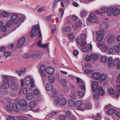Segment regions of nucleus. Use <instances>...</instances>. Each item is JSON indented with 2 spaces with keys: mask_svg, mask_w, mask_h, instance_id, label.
Listing matches in <instances>:
<instances>
[{
  "mask_svg": "<svg viewBox=\"0 0 120 120\" xmlns=\"http://www.w3.org/2000/svg\"><path fill=\"white\" fill-rule=\"evenodd\" d=\"M19 17L18 19L15 22V23L17 25H20L26 19L25 16L23 15L18 14V15L14 14L12 15L11 17V19L12 20L14 21L17 18Z\"/></svg>",
  "mask_w": 120,
  "mask_h": 120,
  "instance_id": "obj_1",
  "label": "nucleus"
},
{
  "mask_svg": "<svg viewBox=\"0 0 120 120\" xmlns=\"http://www.w3.org/2000/svg\"><path fill=\"white\" fill-rule=\"evenodd\" d=\"M18 104L21 111H24L28 109L27 104L25 100L22 99L19 100L18 101Z\"/></svg>",
  "mask_w": 120,
  "mask_h": 120,
  "instance_id": "obj_2",
  "label": "nucleus"
},
{
  "mask_svg": "<svg viewBox=\"0 0 120 120\" xmlns=\"http://www.w3.org/2000/svg\"><path fill=\"white\" fill-rule=\"evenodd\" d=\"M54 103L57 104L58 103L60 105L63 106L65 105L67 102L66 100L64 98H63L60 99V98L58 97H56L54 99Z\"/></svg>",
  "mask_w": 120,
  "mask_h": 120,
  "instance_id": "obj_3",
  "label": "nucleus"
},
{
  "mask_svg": "<svg viewBox=\"0 0 120 120\" xmlns=\"http://www.w3.org/2000/svg\"><path fill=\"white\" fill-rule=\"evenodd\" d=\"M39 26L38 25H36L32 27L30 32V36L34 37L36 35L39 31Z\"/></svg>",
  "mask_w": 120,
  "mask_h": 120,
  "instance_id": "obj_4",
  "label": "nucleus"
},
{
  "mask_svg": "<svg viewBox=\"0 0 120 120\" xmlns=\"http://www.w3.org/2000/svg\"><path fill=\"white\" fill-rule=\"evenodd\" d=\"M105 38L107 39L108 43L111 44L114 42L115 37L114 35L109 34L107 35Z\"/></svg>",
  "mask_w": 120,
  "mask_h": 120,
  "instance_id": "obj_5",
  "label": "nucleus"
},
{
  "mask_svg": "<svg viewBox=\"0 0 120 120\" xmlns=\"http://www.w3.org/2000/svg\"><path fill=\"white\" fill-rule=\"evenodd\" d=\"M82 24V22L81 21H77L75 22L74 24L72 25V28L74 30H77L81 27Z\"/></svg>",
  "mask_w": 120,
  "mask_h": 120,
  "instance_id": "obj_6",
  "label": "nucleus"
},
{
  "mask_svg": "<svg viewBox=\"0 0 120 120\" xmlns=\"http://www.w3.org/2000/svg\"><path fill=\"white\" fill-rule=\"evenodd\" d=\"M76 43L77 44L82 47L84 46L86 43L85 41L82 40L80 38H77L76 40Z\"/></svg>",
  "mask_w": 120,
  "mask_h": 120,
  "instance_id": "obj_7",
  "label": "nucleus"
},
{
  "mask_svg": "<svg viewBox=\"0 0 120 120\" xmlns=\"http://www.w3.org/2000/svg\"><path fill=\"white\" fill-rule=\"evenodd\" d=\"M88 19V21L90 22L93 23L97 21L96 15L94 14H91Z\"/></svg>",
  "mask_w": 120,
  "mask_h": 120,
  "instance_id": "obj_8",
  "label": "nucleus"
},
{
  "mask_svg": "<svg viewBox=\"0 0 120 120\" xmlns=\"http://www.w3.org/2000/svg\"><path fill=\"white\" fill-rule=\"evenodd\" d=\"M109 26L107 23L105 22L102 23L100 26V30L102 31V33H105V31L107 29Z\"/></svg>",
  "mask_w": 120,
  "mask_h": 120,
  "instance_id": "obj_9",
  "label": "nucleus"
},
{
  "mask_svg": "<svg viewBox=\"0 0 120 120\" xmlns=\"http://www.w3.org/2000/svg\"><path fill=\"white\" fill-rule=\"evenodd\" d=\"M61 8H60L59 10V11L60 12V13L58 14V16L60 18H61L63 15L64 13V9H63V8L64 7V4L65 3H64L62 1L61 2Z\"/></svg>",
  "mask_w": 120,
  "mask_h": 120,
  "instance_id": "obj_10",
  "label": "nucleus"
},
{
  "mask_svg": "<svg viewBox=\"0 0 120 120\" xmlns=\"http://www.w3.org/2000/svg\"><path fill=\"white\" fill-rule=\"evenodd\" d=\"M25 38L24 37L21 38L18 41L17 47L19 48L21 47L24 44L25 41Z\"/></svg>",
  "mask_w": 120,
  "mask_h": 120,
  "instance_id": "obj_11",
  "label": "nucleus"
},
{
  "mask_svg": "<svg viewBox=\"0 0 120 120\" xmlns=\"http://www.w3.org/2000/svg\"><path fill=\"white\" fill-rule=\"evenodd\" d=\"M98 87V83L96 81H93L92 83V89L94 92H96L97 90Z\"/></svg>",
  "mask_w": 120,
  "mask_h": 120,
  "instance_id": "obj_12",
  "label": "nucleus"
},
{
  "mask_svg": "<svg viewBox=\"0 0 120 120\" xmlns=\"http://www.w3.org/2000/svg\"><path fill=\"white\" fill-rule=\"evenodd\" d=\"M120 12V10L117 7L113 8L112 15L114 16L119 14Z\"/></svg>",
  "mask_w": 120,
  "mask_h": 120,
  "instance_id": "obj_13",
  "label": "nucleus"
},
{
  "mask_svg": "<svg viewBox=\"0 0 120 120\" xmlns=\"http://www.w3.org/2000/svg\"><path fill=\"white\" fill-rule=\"evenodd\" d=\"M83 104L82 102L81 101H77L75 103V107H77L78 109L82 110V108L81 107V106Z\"/></svg>",
  "mask_w": 120,
  "mask_h": 120,
  "instance_id": "obj_14",
  "label": "nucleus"
},
{
  "mask_svg": "<svg viewBox=\"0 0 120 120\" xmlns=\"http://www.w3.org/2000/svg\"><path fill=\"white\" fill-rule=\"evenodd\" d=\"M47 73L49 74H52L53 73L54 69L50 67H48L46 69Z\"/></svg>",
  "mask_w": 120,
  "mask_h": 120,
  "instance_id": "obj_15",
  "label": "nucleus"
},
{
  "mask_svg": "<svg viewBox=\"0 0 120 120\" xmlns=\"http://www.w3.org/2000/svg\"><path fill=\"white\" fill-rule=\"evenodd\" d=\"M19 86L15 83H13L11 85V89L14 91H15L18 89Z\"/></svg>",
  "mask_w": 120,
  "mask_h": 120,
  "instance_id": "obj_16",
  "label": "nucleus"
},
{
  "mask_svg": "<svg viewBox=\"0 0 120 120\" xmlns=\"http://www.w3.org/2000/svg\"><path fill=\"white\" fill-rule=\"evenodd\" d=\"M107 78V75L105 74H102L101 76L100 81L101 82L106 81Z\"/></svg>",
  "mask_w": 120,
  "mask_h": 120,
  "instance_id": "obj_17",
  "label": "nucleus"
},
{
  "mask_svg": "<svg viewBox=\"0 0 120 120\" xmlns=\"http://www.w3.org/2000/svg\"><path fill=\"white\" fill-rule=\"evenodd\" d=\"M92 77L95 79H98L100 78V74L98 72L95 73L93 74Z\"/></svg>",
  "mask_w": 120,
  "mask_h": 120,
  "instance_id": "obj_18",
  "label": "nucleus"
},
{
  "mask_svg": "<svg viewBox=\"0 0 120 120\" xmlns=\"http://www.w3.org/2000/svg\"><path fill=\"white\" fill-rule=\"evenodd\" d=\"M98 94L101 96H103L105 94V92L101 86H100L98 89Z\"/></svg>",
  "mask_w": 120,
  "mask_h": 120,
  "instance_id": "obj_19",
  "label": "nucleus"
},
{
  "mask_svg": "<svg viewBox=\"0 0 120 120\" xmlns=\"http://www.w3.org/2000/svg\"><path fill=\"white\" fill-rule=\"evenodd\" d=\"M9 87V85L7 82H4L2 84L1 86V89H8Z\"/></svg>",
  "mask_w": 120,
  "mask_h": 120,
  "instance_id": "obj_20",
  "label": "nucleus"
},
{
  "mask_svg": "<svg viewBox=\"0 0 120 120\" xmlns=\"http://www.w3.org/2000/svg\"><path fill=\"white\" fill-rule=\"evenodd\" d=\"M31 80V79L29 76H26L25 78V83L26 85H29L30 83Z\"/></svg>",
  "mask_w": 120,
  "mask_h": 120,
  "instance_id": "obj_21",
  "label": "nucleus"
},
{
  "mask_svg": "<svg viewBox=\"0 0 120 120\" xmlns=\"http://www.w3.org/2000/svg\"><path fill=\"white\" fill-rule=\"evenodd\" d=\"M26 72V69H25L24 70L21 71L16 70L15 71V73H17L19 76H21L22 73L23 74L25 73Z\"/></svg>",
  "mask_w": 120,
  "mask_h": 120,
  "instance_id": "obj_22",
  "label": "nucleus"
},
{
  "mask_svg": "<svg viewBox=\"0 0 120 120\" xmlns=\"http://www.w3.org/2000/svg\"><path fill=\"white\" fill-rule=\"evenodd\" d=\"M12 107L13 110L15 112H18L19 111V109L17 105L15 104H12Z\"/></svg>",
  "mask_w": 120,
  "mask_h": 120,
  "instance_id": "obj_23",
  "label": "nucleus"
},
{
  "mask_svg": "<svg viewBox=\"0 0 120 120\" xmlns=\"http://www.w3.org/2000/svg\"><path fill=\"white\" fill-rule=\"evenodd\" d=\"M46 88L48 91L52 90L53 88L52 85L50 83H47L46 85Z\"/></svg>",
  "mask_w": 120,
  "mask_h": 120,
  "instance_id": "obj_24",
  "label": "nucleus"
},
{
  "mask_svg": "<svg viewBox=\"0 0 120 120\" xmlns=\"http://www.w3.org/2000/svg\"><path fill=\"white\" fill-rule=\"evenodd\" d=\"M113 10V8H111L107 9V14L108 16H110L112 15Z\"/></svg>",
  "mask_w": 120,
  "mask_h": 120,
  "instance_id": "obj_25",
  "label": "nucleus"
},
{
  "mask_svg": "<svg viewBox=\"0 0 120 120\" xmlns=\"http://www.w3.org/2000/svg\"><path fill=\"white\" fill-rule=\"evenodd\" d=\"M113 64L114 66H118L120 64V61L118 59H116L114 60Z\"/></svg>",
  "mask_w": 120,
  "mask_h": 120,
  "instance_id": "obj_26",
  "label": "nucleus"
},
{
  "mask_svg": "<svg viewBox=\"0 0 120 120\" xmlns=\"http://www.w3.org/2000/svg\"><path fill=\"white\" fill-rule=\"evenodd\" d=\"M26 98L27 100H30L32 99L33 98V94L31 93H28L26 94Z\"/></svg>",
  "mask_w": 120,
  "mask_h": 120,
  "instance_id": "obj_27",
  "label": "nucleus"
},
{
  "mask_svg": "<svg viewBox=\"0 0 120 120\" xmlns=\"http://www.w3.org/2000/svg\"><path fill=\"white\" fill-rule=\"evenodd\" d=\"M29 106L31 108H34L36 105L35 102L33 101H31L29 103Z\"/></svg>",
  "mask_w": 120,
  "mask_h": 120,
  "instance_id": "obj_28",
  "label": "nucleus"
},
{
  "mask_svg": "<svg viewBox=\"0 0 120 120\" xmlns=\"http://www.w3.org/2000/svg\"><path fill=\"white\" fill-rule=\"evenodd\" d=\"M15 22H15H14V21L12 20H9L8 21L6 24V26L7 27H9L10 26L12 25Z\"/></svg>",
  "mask_w": 120,
  "mask_h": 120,
  "instance_id": "obj_29",
  "label": "nucleus"
},
{
  "mask_svg": "<svg viewBox=\"0 0 120 120\" xmlns=\"http://www.w3.org/2000/svg\"><path fill=\"white\" fill-rule=\"evenodd\" d=\"M11 14L6 12H3L2 13L3 16L5 18L8 17Z\"/></svg>",
  "mask_w": 120,
  "mask_h": 120,
  "instance_id": "obj_30",
  "label": "nucleus"
},
{
  "mask_svg": "<svg viewBox=\"0 0 120 120\" xmlns=\"http://www.w3.org/2000/svg\"><path fill=\"white\" fill-rule=\"evenodd\" d=\"M80 35L81 36V37L82 39L84 41H85L86 40V33H81L80 34Z\"/></svg>",
  "mask_w": 120,
  "mask_h": 120,
  "instance_id": "obj_31",
  "label": "nucleus"
},
{
  "mask_svg": "<svg viewBox=\"0 0 120 120\" xmlns=\"http://www.w3.org/2000/svg\"><path fill=\"white\" fill-rule=\"evenodd\" d=\"M3 80L4 82L8 83L9 81V79L7 76H3Z\"/></svg>",
  "mask_w": 120,
  "mask_h": 120,
  "instance_id": "obj_32",
  "label": "nucleus"
},
{
  "mask_svg": "<svg viewBox=\"0 0 120 120\" xmlns=\"http://www.w3.org/2000/svg\"><path fill=\"white\" fill-rule=\"evenodd\" d=\"M90 56L91 59L94 61L97 60L98 58V57L97 56L94 54H91Z\"/></svg>",
  "mask_w": 120,
  "mask_h": 120,
  "instance_id": "obj_33",
  "label": "nucleus"
},
{
  "mask_svg": "<svg viewBox=\"0 0 120 120\" xmlns=\"http://www.w3.org/2000/svg\"><path fill=\"white\" fill-rule=\"evenodd\" d=\"M32 58L34 59H35L37 58H40L41 56L38 54H34L32 55Z\"/></svg>",
  "mask_w": 120,
  "mask_h": 120,
  "instance_id": "obj_34",
  "label": "nucleus"
},
{
  "mask_svg": "<svg viewBox=\"0 0 120 120\" xmlns=\"http://www.w3.org/2000/svg\"><path fill=\"white\" fill-rule=\"evenodd\" d=\"M116 111L115 109L111 108L108 110L107 111V113L108 114H112L114 113Z\"/></svg>",
  "mask_w": 120,
  "mask_h": 120,
  "instance_id": "obj_35",
  "label": "nucleus"
},
{
  "mask_svg": "<svg viewBox=\"0 0 120 120\" xmlns=\"http://www.w3.org/2000/svg\"><path fill=\"white\" fill-rule=\"evenodd\" d=\"M113 59L111 57H110L108 59V65L109 66L111 67L112 64Z\"/></svg>",
  "mask_w": 120,
  "mask_h": 120,
  "instance_id": "obj_36",
  "label": "nucleus"
},
{
  "mask_svg": "<svg viewBox=\"0 0 120 120\" xmlns=\"http://www.w3.org/2000/svg\"><path fill=\"white\" fill-rule=\"evenodd\" d=\"M17 118L19 120H27V118L24 116L21 115L18 116Z\"/></svg>",
  "mask_w": 120,
  "mask_h": 120,
  "instance_id": "obj_37",
  "label": "nucleus"
},
{
  "mask_svg": "<svg viewBox=\"0 0 120 120\" xmlns=\"http://www.w3.org/2000/svg\"><path fill=\"white\" fill-rule=\"evenodd\" d=\"M9 104L8 105L7 107V110L9 112H11L12 110V108L11 107V102H9Z\"/></svg>",
  "mask_w": 120,
  "mask_h": 120,
  "instance_id": "obj_38",
  "label": "nucleus"
},
{
  "mask_svg": "<svg viewBox=\"0 0 120 120\" xmlns=\"http://www.w3.org/2000/svg\"><path fill=\"white\" fill-rule=\"evenodd\" d=\"M76 80L77 82L79 84H84V82L79 78L77 77L76 78Z\"/></svg>",
  "mask_w": 120,
  "mask_h": 120,
  "instance_id": "obj_39",
  "label": "nucleus"
},
{
  "mask_svg": "<svg viewBox=\"0 0 120 120\" xmlns=\"http://www.w3.org/2000/svg\"><path fill=\"white\" fill-rule=\"evenodd\" d=\"M104 36V35H101L100 36L97 37L96 39L98 41H100L103 39Z\"/></svg>",
  "mask_w": 120,
  "mask_h": 120,
  "instance_id": "obj_40",
  "label": "nucleus"
},
{
  "mask_svg": "<svg viewBox=\"0 0 120 120\" xmlns=\"http://www.w3.org/2000/svg\"><path fill=\"white\" fill-rule=\"evenodd\" d=\"M87 12L85 10L82 11L80 13L81 16L82 17L85 16L87 15Z\"/></svg>",
  "mask_w": 120,
  "mask_h": 120,
  "instance_id": "obj_41",
  "label": "nucleus"
},
{
  "mask_svg": "<svg viewBox=\"0 0 120 120\" xmlns=\"http://www.w3.org/2000/svg\"><path fill=\"white\" fill-rule=\"evenodd\" d=\"M85 107L88 109H90L92 108V106L89 103L87 102L85 105Z\"/></svg>",
  "mask_w": 120,
  "mask_h": 120,
  "instance_id": "obj_42",
  "label": "nucleus"
},
{
  "mask_svg": "<svg viewBox=\"0 0 120 120\" xmlns=\"http://www.w3.org/2000/svg\"><path fill=\"white\" fill-rule=\"evenodd\" d=\"M68 102L69 105L70 106L73 107L74 106V102L72 101V100L71 99H70L69 100Z\"/></svg>",
  "mask_w": 120,
  "mask_h": 120,
  "instance_id": "obj_43",
  "label": "nucleus"
},
{
  "mask_svg": "<svg viewBox=\"0 0 120 120\" xmlns=\"http://www.w3.org/2000/svg\"><path fill=\"white\" fill-rule=\"evenodd\" d=\"M119 48H120L118 44L115 45L114 47V50L115 51L117 52H119L120 50Z\"/></svg>",
  "mask_w": 120,
  "mask_h": 120,
  "instance_id": "obj_44",
  "label": "nucleus"
},
{
  "mask_svg": "<svg viewBox=\"0 0 120 120\" xmlns=\"http://www.w3.org/2000/svg\"><path fill=\"white\" fill-rule=\"evenodd\" d=\"M48 78L49 82L51 83H53L54 81V79L53 76H48Z\"/></svg>",
  "mask_w": 120,
  "mask_h": 120,
  "instance_id": "obj_45",
  "label": "nucleus"
},
{
  "mask_svg": "<svg viewBox=\"0 0 120 120\" xmlns=\"http://www.w3.org/2000/svg\"><path fill=\"white\" fill-rule=\"evenodd\" d=\"M68 37L70 39H73L74 38V36L73 33H71L68 34Z\"/></svg>",
  "mask_w": 120,
  "mask_h": 120,
  "instance_id": "obj_46",
  "label": "nucleus"
},
{
  "mask_svg": "<svg viewBox=\"0 0 120 120\" xmlns=\"http://www.w3.org/2000/svg\"><path fill=\"white\" fill-rule=\"evenodd\" d=\"M40 69L41 71H45V68L43 64H41V65L40 67Z\"/></svg>",
  "mask_w": 120,
  "mask_h": 120,
  "instance_id": "obj_47",
  "label": "nucleus"
},
{
  "mask_svg": "<svg viewBox=\"0 0 120 120\" xmlns=\"http://www.w3.org/2000/svg\"><path fill=\"white\" fill-rule=\"evenodd\" d=\"M61 83L63 86H65L67 84V81L65 79H63L61 80Z\"/></svg>",
  "mask_w": 120,
  "mask_h": 120,
  "instance_id": "obj_48",
  "label": "nucleus"
},
{
  "mask_svg": "<svg viewBox=\"0 0 120 120\" xmlns=\"http://www.w3.org/2000/svg\"><path fill=\"white\" fill-rule=\"evenodd\" d=\"M71 27L70 26H68L66 27L65 29V31L67 32H70L71 31Z\"/></svg>",
  "mask_w": 120,
  "mask_h": 120,
  "instance_id": "obj_49",
  "label": "nucleus"
},
{
  "mask_svg": "<svg viewBox=\"0 0 120 120\" xmlns=\"http://www.w3.org/2000/svg\"><path fill=\"white\" fill-rule=\"evenodd\" d=\"M33 92L34 94L36 95H38L40 94L39 91L37 89H34L33 90Z\"/></svg>",
  "mask_w": 120,
  "mask_h": 120,
  "instance_id": "obj_50",
  "label": "nucleus"
},
{
  "mask_svg": "<svg viewBox=\"0 0 120 120\" xmlns=\"http://www.w3.org/2000/svg\"><path fill=\"white\" fill-rule=\"evenodd\" d=\"M101 61L103 63H106V61L107 58L106 57L103 56L101 58Z\"/></svg>",
  "mask_w": 120,
  "mask_h": 120,
  "instance_id": "obj_51",
  "label": "nucleus"
},
{
  "mask_svg": "<svg viewBox=\"0 0 120 120\" xmlns=\"http://www.w3.org/2000/svg\"><path fill=\"white\" fill-rule=\"evenodd\" d=\"M59 120H65V116L63 115H60L59 116Z\"/></svg>",
  "mask_w": 120,
  "mask_h": 120,
  "instance_id": "obj_52",
  "label": "nucleus"
},
{
  "mask_svg": "<svg viewBox=\"0 0 120 120\" xmlns=\"http://www.w3.org/2000/svg\"><path fill=\"white\" fill-rule=\"evenodd\" d=\"M109 93L113 95L114 93V92L113 89L112 88H110L108 90Z\"/></svg>",
  "mask_w": 120,
  "mask_h": 120,
  "instance_id": "obj_53",
  "label": "nucleus"
},
{
  "mask_svg": "<svg viewBox=\"0 0 120 120\" xmlns=\"http://www.w3.org/2000/svg\"><path fill=\"white\" fill-rule=\"evenodd\" d=\"M78 93L79 95L81 97H83L84 95V92L81 91H78Z\"/></svg>",
  "mask_w": 120,
  "mask_h": 120,
  "instance_id": "obj_54",
  "label": "nucleus"
},
{
  "mask_svg": "<svg viewBox=\"0 0 120 120\" xmlns=\"http://www.w3.org/2000/svg\"><path fill=\"white\" fill-rule=\"evenodd\" d=\"M11 55L10 52H4V55L6 57H8L10 56Z\"/></svg>",
  "mask_w": 120,
  "mask_h": 120,
  "instance_id": "obj_55",
  "label": "nucleus"
},
{
  "mask_svg": "<svg viewBox=\"0 0 120 120\" xmlns=\"http://www.w3.org/2000/svg\"><path fill=\"white\" fill-rule=\"evenodd\" d=\"M64 87L63 88V90L64 91L65 93H67L69 91L68 87L67 86H63Z\"/></svg>",
  "mask_w": 120,
  "mask_h": 120,
  "instance_id": "obj_56",
  "label": "nucleus"
},
{
  "mask_svg": "<svg viewBox=\"0 0 120 120\" xmlns=\"http://www.w3.org/2000/svg\"><path fill=\"white\" fill-rule=\"evenodd\" d=\"M104 45V43L102 41L100 42L97 44V46L99 48V47L103 46Z\"/></svg>",
  "mask_w": 120,
  "mask_h": 120,
  "instance_id": "obj_57",
  "label": "nucleus"
},
{
  "mask_svg": "<svg viewBox=\"0 0 120 120\" xmlns=\"http://www.w3.org/2000/svg\"><path fill=\"white\" fill-rule=\"evenodd\" d=\"M27 90L26 88H24L23 89L20 90V92L21 93L22 92L23 94H25L27 92Z\"/></svg>",
  "mask_w": 120,
  "mask_h": 120,
  "instance_id": "obj_58",
  "label": "nucleus"
},
{
  "mask_svg": "<svg viewBox=\"0 0 120 120\" xmlns=\"http://www.w3.org/2000/svg\"><path fill=\"white\" fill-rule=\"evenodd\" d=\"M85 72L88 74H90L92 73V71L90 70H86L84 71Z\"/></svg>",
  "mask_w": 120,
  "mask_h": 120,
  "instance_id": "obj_59",
  "label": "nucleus"
},
{
  "mask_svg": "<svg viewBox=\"0 0 120 120\" xmlns=\"http://www.w3.org/2000/svg\"><path fill=\"white\" fill-rule=\"evenodd\" d=\"M107 8L103 7L101 8V10L102 13H105L107 11Z\"/></svg>",
  "mask_w": 120,
  "mask_h": 120,
  "instance_id": "obj_60",
  "label": "nucleus"
},
{
  "mask_svg": "<svg viewBox=\"0 0 120 120\" xmlns=\"http://www.w3.org/2000/svg\"><path fill=\"white\" fill-rule=\"evenodd\" d=\"M51 115L54 116L58 113V112L57 111H53L51 112Z\"/></svg>",
  "mask_w": 120,
  "mask_h": 120,
  "instance_id": "obj_61",
  "label": "nucleus"
},
{
  "mask_svg": "<svg viewBox=\"0 0 120 120\" xmlns=\"http://www.w3.org/2000/svg\"><path fill=\"white\" fill-rule=\"evenodd\" d=\"M70 95L71 98L72 99H75L76 98V96L75 94L73 93L71 94Z\"/></svg>",
  "mask_w": 120,
  "mask_h": 120,
  "instance_id": "obj_62",
  "label": "nucleus"
},
{
  "mask_svg": "<svg viewBox=\"0 0 120 120\" xmlns=\"http://www.w3.org/2000/svg\"><path fill=\"white\" fill-rule=\"evenodd\" d=\"M116 82L118 83H120V73L116 79Z\"/></svg>",
  "mask_w": 120,
  "mask_h": 120,
  "instance_id": "obj_63",
  "label": "nucleus"
},
{
  "mask_svg": "<svg viewBox=\"0 0 120 120\" xmlns=\"http://www.w3.org/2000/svg\"><path fill=\"white\" fill-rule=\"evenodd\" d=\"M7 120H15V118L13 116H9L8 117Z\"/></svg>",
  "mask_w": 120,
  "mask_h": 120,
  "instance_id": "obj_64",
  "label": "nucleus"
}]
</instances>
